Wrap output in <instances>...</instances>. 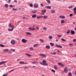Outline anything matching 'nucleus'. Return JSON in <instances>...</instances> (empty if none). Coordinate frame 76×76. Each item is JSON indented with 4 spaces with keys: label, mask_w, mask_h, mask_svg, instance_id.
I'll list each match as a JSON object with an SVG mask.
<instances>
[{
    "label": "nucleus",
    "mask_w": 76,
    "mask_h": 76,
    "mask_svg": "<svg viewBox=\"0 0 76 76\" xmlns=\"http://www.w3.org/2000/svg\"><path fill=\"white\" fill-rule=\"evenodd\" d=\"M14 2L15 3H17L18 2V1H17V0H14Z\"/></svg>",
    "instance_id": "52"
},
{
    "label": "nucleus",
    "mask_w": 76,
    "mask_h": 76,
    "mask_svg": "<svg viewBox=\"0 0 76 76\" xmlns=\"http://www.w3.org/2000/svg\"><path fill=\"white\" fill-rule=\"evenodd\" d=\"M30 49L31 50H34V48L31 47L30 48Z\"/></svg>",
    "instance_id": "46"
},
{
    "label": "nucleus",
    "mask_w": 76,
    "mask_h": 76,
    "mask_svg": "<svg viewBox=\"0 0 76 76\" xmlns=\"http://www.w3.org/2000/svg\"><path fill=\"white\" fill-rule=\"evenodd\" d=\"M28 29L29 31H35V28L34 27L32 28L30 27L28 28Z\"/></svg>",
    "instance_id": "3"
},
{
    "label": "nucleus",
    "mask_w": 76,
    "mask_h": 76,
    "mask_svg": "<svg viewBox=\"0 0 76 76\" xmlns=\"http://www.w3.org/2000/svg\"><path fill=\"white\" fill-rule=\"evenodd\" d=\"M73 41H75V42H76V39H73Z\"/></svg>",
    "instance_id": "59"
},
{
    "label": "nucleus",
    "mask_w": 76,
    "mask_h": 76,
    "mask_svg": "<svg viewBox=\"0 0 76 76\" xmlns=\"http://www.w3.org/2000/svg\"><path fill=\"white\" fill-rule=\"evenodd\" d=\"M50 53L52 55H56V52H50Z\"/></svg>",
    "instance_id": "17"
},
{
    "label": "nucleus",
    "mask_w": 76,
    "mask_h": 76,
    "mask_svg": "<svg viewBox=\"0 0 76 76\" xmlns=\"http://www.w3.org/2000/svg\"><path fill=\"white\" fill-rule=\"evenodd\" d=\"M43 17V16H37V19H40V18H41Z\"/></svg>",
    "instance_id": "15"
},
{
    "label": "nucleus",
    "mask_w": 76,
    "mask_h": 76,
    "mask_svg": "<svg viewBox=\"0 0 76 76\" xmlns=\"http://www.w3.org/2000/svg\"><path fill=\"white\" fill-rule=\"evenodd\" d=\"M36 63L37 64H38V62H37L36 61H33L32 62V64H34Z\"/></svg>",
    "instance_id": "23"
},
{
    "label": "nucleus",
    "mask_w": 76,
    "mask_h": 76,
    "mask_svg": "<svg viewBox=\"0 0 76 76\" xmlns=\"http://www.w3.org/2000/svg\"><path fill=\"white\" fill-rule=\"evenodd\" d=\"M0 46L1 47H4V45L2 44H0Z\"/></svg>",
    "instance_id": "34"
},
{
    "label": "nucleus",
    "mask_w": 76,
    "mask_h": 76,
    "mask_svg": "<svg viewBox=\"0 0 76 76\" xmlns=\"http://www.w3.org/2000/svg\"><path fill=\"white\" fill-rule=\"evenodd\" d=\"M64 72L66 73H67V72H68L67 67H65L64 69Z\"/></svg>",
    "instance_id": "2"
},
{
    "label": "nucleus",
    "mask_w": 76,
    "mask_h": 76,
    "mask_svg": "<svg viewBox=\"0 0 76 76\" xmlns=\"http://www.w3.org/2000/svg\"><path fill=\"white\" fill-rule=\"evenodd\" d=\"M64 22V21L63 20H62L61 21V23H63Z\"/></svg>",
    "instance_id": "37"
},
{
    "label": "nucleus",
    "mask_w": 76,
    "mask_h": 76,
    "mask_svg": "<svg viewBox=\"0 0 76 76\" xmlns=\"http://www.w3.org/2000/svg\"><path fill=\"white\" fill-rule=\"evenodd\" d=\"M52 13H55L56 11L55 10H53L51 11Z\"/></svg>",
    "instance_id": "35"
},
{
    "label": "nucleus",
    "mask_w": 76,
    "mask_h": 76,
    "mask_svg": "<svg viewBox=\"0 0 76 76\" xmlns=\"http://www.w3.org/2000/svg\"><path fill=\"white\" fill-rule=\"evenodd\" d=\"M40 6H41V7H43L44 6V5L42 3H41L40 4Z\"/></svg>",
    "instance_id": "45"
},
{
    "label": "nucleus",
    "mask_w": 76,
    "mask_h": 76,
    "mask_svg": "<svg viewBox=\"0 0 76 76\" xmlns=\"http://www.w3.org/2000/svg\"><path fill=\"white\" fill-rule=\"evenodd\" d=\"M36 67V66H33V67Z\"/></svg>",
    "instance_id": "64"
},
{
    "label": "nucleus",
    "mask_w": 76,
    "mask_h": 76,
    "mask_svg": "<svg viewBox=\"0 0 76 76\" xmlns=\"http://www.w3.org/2000/svg\"><path fill=\"white\" fill-rule=\"evenodd\" d=\"M10 7H13V5H10Z\"/></svg>",
    "instance_id": "53"
},
{
    "label": "nucleus",
    "mask_w": 76,
    "mask_h": 76,
    "mask_svg": "<svg viewBox=\"0 0 76 76\" xmlns=\"http://www.w3.org/2000/svg\"><path fill=\"white\" fill-rule=\"evenodd\" d=\"M46 29H47V28L45 27L43 28V30H46Z\"/></svg>",
    "instance_id": "50"
},
{
    "label": "nucleus",
    "mask_w": 76,
    "mask_h": 76,
    "mask_svg": "<svg viewBox=\"0 0 76 76\" xmlns=\"http://www.w3.org/2000/svg\"><path fill=\"white\" fill-rule=\"evenodd\" d=\"M49 39H53V37L51 36H50L49 37Z\"/></svg>",
    "instance_id": "40"
},
{
    "label": "nucleus",
    "mask_w": 76,
    "mask_h": 76,
    "mask_svg": "<svg viewBox=\"0 0 76 76\" xmlns=\"http://www.w3.org/2000/svg\"><path fill=\"white\" fill-rule=\"evenodd\" d=\"M61 40H62V41H64V42H66V40H65L64 39H63V38L61 39Z\"/></svg>",
    "instance_id": "43"
},
{
    "label": "nucleus",
    "mask_w": 76,
    "mask_h": 76,
    "mask_svg": "<svg viewBox=\"0 0 76 76\" xmlns=\"http://www.w3.org/2000/svg\"><path fill=\"white\" fill-rule=\"evenodd\" d=\"M39 44H35L34 45V47H37L38 45Z\"/></svg>",
    "instance_id": "26"
},
{
    "label": "nucleus",
    "mask_w": 76,
    "mask_h": 76,
    "mask_svg": "<svg viewBox=\"0 0 76 76\" xmlns=\"http://www.w3.org/2000/svg\"><path fill=\"white\" fill-rule=\"evenodd\" d=\"M52 71L53 72H54V73L56 72V71L54 69H52Z\"/></svg>",
    "instance_id": "48"
},
{
    "label": "nucleus",
    "mask_w": 76,
    "mask_h": 76,
    "mask_svg": "<svg viewBox=\"0 0 76 76\" xmlns=\"http://www.w3.org/2000/svg\"><path fill=\"white\" fill-rule=\"evenodd\" d=\"M25 18H26L25 17H23V19H25Z\"/></svg>",
    "instance_id": "63"
},
{
    "label": "nucleus",
    "mask_w": 76,
    "mask_h": 76,
    "mask_svg": "<svg viewBox=\"0 0 76 76\" xmlns=\"http://www.w3.org/2000/svg\"><path fill=\"white\" fill-rule=\"evenodd\" d=\"M5 6L6 7H9V5L7 4H5Z\"/></svg>",
    "instance_id": "31"
},
{
    "label": "nucleus",
    "mask_w": 76,
    "mask_h": 76,
    "mask_svg": "<svg viewBox=\"0 0 76 76\" xmlns=\"http://www.w3.org/2000/svg\"><path fill=\"white\" fill-rule=\"evenodd\" d=\"M36 16H37V15L35 14L32 15V17L33 18H35Z\"/></svg>",
    "instance_id": "19"
},
{
    "label": "nucleus",
    "mask_w": 76,
    "mask_h": 76,
    "mask_svg": "<svg viewBox=\"0 0 76 76\" xmlns=\"http://www.w3.org/2000/svg\"><path fill=\"white\" fill-rule=\"evenodd\" d=\"M73 7V6L72 5L69 6L68 8H69V9H71V8H72V7Z\"/></svg>",
    "instance_id": "39"
},
{
    "label": "nucleus",
    "mask_w": 76,
    "mask_h": 76,
    "mask_svg": "<svg viewBox=\"0 0 76 76\" xmlns=\"http://www.w3.org/2000/svg\"><path fill=\"white\" fill-rule=\"evenodd\" d=\"M11 50L13 52H15V49H12Z\"/></svg>",
    "instance_id": "41"
},
{
    "label": "nucleus",
    "mask_w": 76,
    "mask_h": 76,
    "mask_svg": "<svg viewBox=\"0 0 76 76\" xmlns=\"http://www.w3.org/2000/svg\"><path fill=\"white\" fill-rule=\"evenodd\" d=\"M48 17L47 16H43V18H44V19H47Z\"/></svg>",
    "instance_id": "33"
},
{
    "label": "nucleus",
    "mask_w": 76,
    "mask_h": 76,
    "mask_svg": "<svg viewBox=\"0 0 76 76\" xmlns=\"http://www.w3.org/2000/svg\"><path fill=\"white\" fill-rule=\"evenodd\" d=\"M72 73L70 72L68 74V76H72Z\"/></svg>",
    "instance_id": "32"
},
{
    "label": "nucleus",
    "mask_w": 76,
    "mask_h": 76,
    "mask_svg": "<svg viewBox=\"0 0 76 76\" xmlns=\"http://www.w3.org/2000/svg\"><path fill=\"white\" fill-rule=\"evenodd\" d=\"M69 46H73V44L72 43H69Z\"/></svg>",
    "instance_id": "38"
},
{
    "label": "nucleus",
    "mask_w": 76,
    "mask_h": 76,
    "mask_svg": "<svg viewBox=\"0 0 76 76\" xmlns=\"http://www.w3.org/2000/svg\"><path fill=\"white\" fill-rule=\"evenodd\" d=\"M70 31L69 30L67 32H66V34H69L70 33Z\"/></svg>",
    "instance_id": "30"
},
{
    "label": "nucleus",
    "mask_w": 76,
    "mask_h": 76,
    "mask_svg": "<svg viewBox=\"0 0 76 76\" xmlns=\"http://www.w3.org/2000/svg\"><path fill=\"white\" fill-rule=\"evenodd\" d=\"M43 13H46V10H43L41 11Z\"/></svg>",
    "instance_id": "29"
},
{
    "label": "nucleus",
    "mask_w": 76,
    "mask_h": 76,
    "mask_svg": "<svg viewBox=\"0 0 76 76\" xmlns=\"http://www.w3.org/2000/svg\"><path fill=\"white\" fill-rule=\"evenodd\" d=\"M26 56H28V57H31V55H29V54L28 53H26Z\"/></svg>",
    "instance_id": "22"
},
{
    "label": "nucleus",
    "mask_w": 76,
    "mask_h": 76,
    "mask_svg": "<svg viewBox=\"0 0 76 76\" xmlns=\"http://www.w3.org/2000/svg\"><path fill=\"white\" fill-rule=\"evenodd\" d=\"M58 37H59V38H60V37H62V36H60V35H58Z\"/></svg>",
    "instance_id": "55"
},
{
    "label": "nucleus",
    "mask_w": 76,
    "mask_h": 76,
    "mask_svg": "<svg viewBox=\"0 0 76 76\" xmlns=\"http://www.w3.org/2000/svg\"><path fill=\"white\" fill-rule=\"evenodd\" d=\"M50 45L51 46H54V44L53 43H50Z\"/></svg>",
    "instance_id": "28"
},
{
    "label": "nucleus",
    "mask_w": 76,
    "mask_h": 76,
    "mask_svg": "<svg viewBox=\"0 0 76 76\" xmlns=\"http://www.w3.org/2000/svg\"><path fill=\"white\" fill-rule=\"evenodd\" d=\"M11 0H9L8 1V3H10V1Z\"/></svg>",
    "instance_id": "61"
},
{
    "label": "nucleus",
    "mask_w": 76,
    "mask_h": 76,
    "mask_svg": "<svg viewBox=\"0 0 76 76\" xmlns=\"http://www.w3.org/2000/svg\"><path fill=\"white\" fill-rule=\"evenodd\" d=\"M29 6L30 7H33V4H31L29 5Z\"/></svg>",
    "instance_id": "44"
},
{
    "label": "nucleus",
    "mask_w": 76,
    "mask_h": 76,
    "mask_svg": "<svg viewBox=\"0 0 76 76\" xmlns=\"http://www.w3.org/2000/svg\"><path fill=\"white\" fill-rule=\"evenodd\" d=\"M45 8H47V9H51V7L50 6H46L45 7Z\"/></svg>",
    "instance_id": "14"
},
{
    "label": "nucleus",
    "mask_w": 76,
    "mask_h": 76,
    "mask_svg": "<svg viewBox=\"0 0 76 76\" xmlns=\"http://www.w3.org/2000/svg\"><path fill=\"white\" fill-rule=\"evenodd\" d=\"M46 1H47V3H48V4H50V3H51V1L50 0H46Z\"/></svg>",
    "instance_id": "21"
},
{
    "label": "nucleus",
    "mask_w": 76,
    "mask_h": 76,
    "mask_svg": "<svg viewBox=\"0 0 76 76\" xmlns=\"http://www.w3.org/2000/svg\"><path fill=\"white\" fill-rule=\"evenodd\" d=\"M8 31H13V28H12V29L8 28Z\"/></svg>",
    "instance_id": "25"
},
{
    "label": "nucleus",
    "mask_w": 76,
    "mask_h": 76,
    "mask_svg": "<svg viewBox=\"0 0 76 76\" xmlns=\"http://www.w3.org/2000/svg\"><path fill=\"white\" fill-rule=\"evenodd\" d=\"M6 63V61H2L0 62V65H1L3 64H5Z\"/></svg>",
    "instance_id": "12"
},
{
    "label": "nucleus",
    "mask_w": 76,
    "mask_h": 76,
    "mask_svg": "<svg viewBox=\"0 0 76 76\" xmlns=\"http://www.w3.org/2000/svg\"><path fill=\"white\" fill-rule=\"evenodd\" d=\"M10 42L12 45H15V41L13 40H11L10 41Z\"/></svg>",
    "instance_id": "5"
},
{
    "label": "nucleus",
    "mask_w": 76,
    "mask_h": 76,
    "mask_svg": "<svg viewBox=\"0 0 76 76\" xmlns=\"http://www.w3.org/2000/svg\"><path fill=\"white\" fill-rule=\"evenodd\" d=\"M23 69H28V67H23Z\"/></svg>",
    "instance_id": "47"
},
{
    "label": "nucleus",
    "mask_w": 76,
    "mask_h": 76,
    "mask_svg": "<svg viewBox=\"0 0 76 76\" xmlns=\"http://www.w3.org/2000/svg\"><path fill=\"white\" fill-rule=\"evenodd\" d=\"M58 64L59 66H62V67H64V65L61 63H58Z\"/></svg>",
    "instance_id": "9"
},
{
    "label": "nucleus",
    "mask_w": 76,
    "mask_h": 76,
    "mask_svg": "<svg viewBox=\"0 0 76 76\" xmlns=\"http://www.w3.org/2000/svg\"><path fill=\"white\" fill-rule=\"evenodd\" d=\"M22 42H23L24 43H26V42H27V40L24 39H23L22 40Z\"/></svg>",
    "instance_id": "7"
},
{
    "label": "nucleus",
    "mask_w": 76,
    "mask_h": 76,
    "mask_svg": "<svg viewBox=\"0 0 76 76\" xmlns=\"http://www.w3.org/2000/svg\"><path fill=\"white\" fill-rule=\"evenodd\" d=\"M7 74L6 75L4 74V75H3L2 76H7Z\"/></svg>",
    "instance_id": "56"
},
{
    "label": "nucleus",
    "mask_w": 76,
    "mask_h": 76,
    "mask_svg": "<svg viewBox=\"0 0 76 76\" xmlns=\"http://www.w3.org/2000/svg\"><path fill=\"white\" fill-rule=\"evenodd\" d=\"M12 10H15H15H17V9H15V8H13V9H12Z\"/></svg>",
    "instance_id": "58"
},
{
    "label": "nucleus",
    "mask_w": 76,
    "mask_h": 76,
    "mask_svg": "<svg viewBox=\"0 0 76 76\" xmlns=\"http://www.w3.org/2000/svg\"><path fill=\"white\" fill-rule=\"evenodd\" d=\"M73 10L75 15H76V7L74 8Z\"/></svg>",
    "instance_id": "13"
},
{
    "label": "nucleus",
    "mask_w": 76,
    "mask_h": 76,
    "mask_svg": "<svg viewBox=\"0 0 76 76\" xmlns=\"http://www.w3.org/2000/svg\"><path fill=\"white\" fill-rule=\"evenodd\" d=\"M13 70H14V69H12L10 71V72H12V71H13Z\"/></svg>",
    "instance_id": "60"
},
{
    "label": "nucleus",
    "mask_w": 76,
    "mask_h": 76,
    "mask_svg": "<svg viewBox=\"0 0 76 76\" xmlns=\"http://www.w3.org/2000/svg\"><path fill=\"white\" fill-rule=\"evenodd\" d=\"M3 51L4 52H6V51H9V50L7 49H3Z\"/></svg>",
    "instance_id": "18"
},
{
    "label": "nucleus",
    "mask_w": 76,
    "mask_h": 76,
    "mask_svg": "<svg viewBox=\"0 0 76 76\" xmlns=\"http://www.w3.org/2000/svg\"><path fill=\"white\" fill-rule=\"evenodd\" d=\"M42 63L41 62H40L39 63L41 64H42V65H43V66H46L48 65V64L46 63V61H45V60H44L42 61Z\"/></svg>",
    "instance_id": "1"
},
{
    "label": "nucleus",
    "mask_w": 76,
    "mask_h": 76,
    "mask_svg": "<svg viewBox=\"0 0 76 76\" xmlns=\"http://www.w3.org/2000/svg\"><path fill=\"white\" fill-rule=\"evenodd\" d=\"M58 53H60V51L59 50H58Z\"/></svg>",
    "instance_id": "62"
},
{
    "label": "nucleus",
    "mask_w": 76,
    "mask_h": 76,
    "mask_svg": "<svg viewBox=\"0 0 76 76\" xmlns=\"http://www.w3.org/2000/svg\"><path fill=\"white\" fill-rule=\"evenodd\" d=\"M73 25H75L76 24V22H72Z\"/></svg>",
    "instance_id": "51"
},
{
    "label": "nucleus",
    "mask_w": 76,
    "mask_h": 76,
    "mask_svg": "<svg viewBox=\"0 0 76 76\" xmlns=\"http://www.w3.org/2000/svg\"><path fill=\"white\" fill-rule=\"evenodd\" d=\"M9 53L10 54H12V52H11V51H9Z\"/></svg>",
    "instance_id": "57"
},
{
    "label": "nucleus",
    "mask_w": 76,
    "mask_h": 76,
    "mask_svg": "<svg viewBox=\"0 0 76 76\" xmlns=\"http://www.w3.org/2000/svg\"><path fill=\"white\" fill-rule=\"evenodd\" d=\"M56 46L57 48H62L61 45H56Z\"/></svg>",
    "instance_id": "6"
},
{
    "label": "nucleus",
    "mask_w": 76,
    "mask_h": 76,
    "mask_svg": "<svg viewBox=\"0 0 76 76\" xmlns=\"http://www.w3.org/2000/svg\"><path fill=\"white\" fill-rule=\"evenodd\" d=\"M40 41H41V42H44V41L41 39H40Z\"/></svg>",
    "instance_id": "42"
},
{
    "label": "nucleus",
    "mask_w": 76,
    "mask_h": 76,
    "mask_svg": "<svg viewBox=\"0 0 76 76\" xmlns=\"http://www.w3.org/2000/svg\"><path fill=\"white\" fill-rule=\"evenodd\" d=\"M9 28H10V27H12V28H15V26H13V25H12L11 23L9 25Z\"/></svg>",
    "instance_id": "11"
},
{
    "label": "nucleus",
    "mask_w": 76,
    "mask_h": 76,
    "mask_svg": "<svg viewBox=\"0 0 76 76\" xmlns=\"http://www.w3.org/2000/svg\"><path fill=\"white\" fill-rule=\"evenodd\" d=\"M54 68L55 69H56V70L58 68V67H57V66L56 65H55L54 66Z\"/></svg>",
    "instance_id": "27"
},
{
    "label": "nucleus",
    "mask_w": 76,
    "mask_h": 76,
    "mask_svg": "<svg viewBox=\"0 0 76 76\" xmlns=\"http://www.w3.org/2000/svg\"><path fill=\"white\" fill-rule=\"evenodd\" d=\"M37 12V10H35L33 12V13H36V12Z\"/></svg>",
    "instance_id": "36"
},
{
    "label": "nucleus",
    "mask_w": 76,
    "mask_h": 76,
    "mask_svg": "<svg viewBox=\"0 0 76 76\" xmlns=\"http://www.w3.org/2000/svg\"><path fill=\"white\" fill-rule=\"evenodd\" d=\"M69 16L71 17H72L73 16V14H70V15H69Z\"/></svg>",
    "instance_id": "54"
},
{
    "label": "nucleus",
    "mask_w": 76,
    "mask_h": 76,
    "mask_svg": "<svg viewBox=\"0 0 76 76\" xmlns=\"http://www.w3.org/2000/svg\"><path fill=\"white\" fill-rule=\"evenodd\" d=\"M46 48H47L48 49H50V46L49 45H47L46 46Z\"/></svg>",
    "instance_id": "20"
},
{
    "label": "nucleus",
    "mask_w": 76,
    "mask_h": 76,
    "mask_svg": "<svg viewBox=\"0 0 76 76\" xmlns=\"http://www.w3.org/2000/svg\"><path fill=\"white\" fill-rule=\"evenodd\" d=\"M71 33V34H72L73 35V34H75V31L73 30H72L70 31Z\"/></svg>",
    "instance_id": "16"
},
{
    "label": "nucleus",
    "mask_w": 76,
    "mask_h": 76,
    "mask_svg": "<svg viewBox=\"0 0 76 76\" xmlns=\"http://www.w3.org/2000/svg\"><path fill=\"white\" fill-rule=\"evenodd\" d=\"M20 63L21 64H25V63L23 61H20Z\"/></svg>",
    "instance_id": "24"
},
{
    "label": "nucleus",
    "mask_w": 76,
    "mask_h": 76,
    "mask_svg": "<svg viewBox=\"0 0 76 76\" xmlns=\"http://www.w3.org/2000/svg\"><path fill=\"white\" fill-rule=\"evenodd\" d=\"M61 18L62 19H64V18H65V16H62Z\"/></svg>",
    "instance_id": "49"
},
{
    "label": "nucleus",
    "mask_w": 76,
    "mask_h": 76,
    "mask_svg": "<svg viewBox=\"0 0 76 76\" xmlns=\"http://www.w3.org/2000/svg\"><path fill=\"white\" fill-rule=\"evenodd\" d=\"M39 55L40 56H41V57H47L46 55H45L42 53H40L39 54Z\"/></svg>",
    "instance_id": "4"
},
{
    "label": "nucleus",
    "mask_w": 76,
    "mask_h": 76,
    "mask_svg": "<svg viewBox=\"0 0 76 76\" xmlns=\"http://www.w3.org/2000/svg\"><path fill=\"white\" fill-rule=\"evenodd\" d=\"M26 35H32V34H31V33L28 32H26Z\"/></svg>",
    "instance_id": "10"
},
{
    "label": "nucleus",
    "mask_w": 76,
    "mask_h": 76,
    "mask_svg": "<svg viewBox=\"0 0 76 76\" xmlns=\"http://www.w3.org/2000/svg\"><path fill=\"white\" fill-rule=\"evenodd\" d=\"M34 7L35 8H37L38 7V4H35L34 5Z\"/></svg>",
    "instance_id": "8"
}]
</instances>
